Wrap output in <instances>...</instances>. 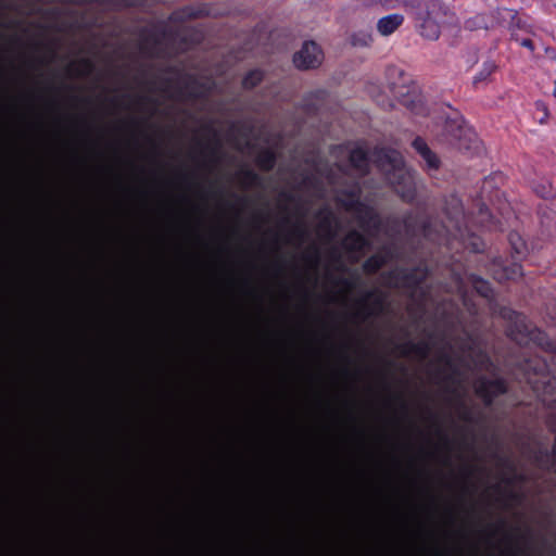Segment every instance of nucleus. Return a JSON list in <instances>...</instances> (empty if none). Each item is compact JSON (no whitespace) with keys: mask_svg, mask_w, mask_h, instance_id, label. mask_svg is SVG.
<instances>
[{"mask_svg":"<svg viewBox=\"0 0 556 556\" xmlns=\"http://www.w3.org/2000/svg\"><path fill=\"white\" fill-rule=\"evenodd\" d=\"M473 286H475V289L477 290L478 293H480L482 296H489V293H490V286L488 282L483 281V280H476L473 282Z\"/></svg>","mask_w":556,"mask_h":556,"instance_id":"obj_14","label":"nucleus"},{"mask_svg":"<svg viewBox=\"0 0 556 556\" xmlns=\"http://www.w3.org/2000/svg\"><path fill=\"white\" fill-rule=\"evenodd\" d=\"M262 79V73L260 71L250 72L243 79V86L245 88H252L257 85Z\"/></svg>","mask_w":556,"mask_h":556,"instance_id":"obj_13","label":"nucleus"},{"mask_svg":"<svg viewBox=\"0 0 556 556\" xmlns=\"http://www.w3.org/2000/svg\"><path fill=\"white\" fill-rule=\"evenodd\" d=\"M366 245V238L358 232L350 233L344 240V247L354 253L363 252Z\"/></svg>","mask_w":556,"mask_h":556,"instance_id":"obj_10","label":"nucleus"},{"mask_svg":"<svg viewBox=\"0 0 556 556\" xmlns=\"http://www.w3.org/2000/svg\"><path fill=\"white\" fill-rule=\"evenodd\" d=\"M517 269H514L513 273L508 276L509 278H515L517 276Z\"/></svg>","mask_w":556,"mask_h":556,"instance_id":"obj_21","label":"nucleus"},{"mask_svg":"<svg viewBox=\"0 0 556 556\" xmlns=\"http://www.w3.org/2000/svg\"><path fill=\"white\" fill-rule=\"evenodd\" d=\"M393 92L400 102L410 110H417V106L421 103L420 96L416 90L408 87L402 86L394 88Z\"/></svg>","mask_w":556,"mask_h":556,"instance_id":"obj_8","label":"nucleus"},{"mask_svg":"<svg viewBox=\"0 0 556 556\" xmlns=\"http://www.w3.org/2000/svg\"><path fill=\"white\" fill-rule=\"evenodd\" d=\"M413 148L416 150V152L419 154V156L421 157V160L424 161L425 163V166L427 167V169L431 170V169H438L439 166H440V160L439 157L437 156L435 153H433L429 147L427 146V143L420 139V138H416L414 141H413Z\"/></svg>","mask_w":556,"mask_h":556,"instance_id":"obj_5","label":"nucleus"},{"mask_svg":"<svg viewBox=\"0 0 556 556\" xmlns=\"http://www.w3.org/2000/svg\"><path fill=\"white\" fill-rule=\"evenodd\" d=\"M350 162L354 168L359 172H364L367 166L366 153L363 149L357 148L351 152Z\"/></svg>","mask_w":556,"mask_h":556,"instance_id":"obj_11","label":"nucleus"},{"mask_svg":"<svg viewBox=\"0 0 556 556\" xmlns=\"http://www.w3.org/2000/svg\"><path fill=\"white\" fill-rule=\"evenodd\" d=\"M372 42V36L368 31H358L351 36V43L355 47H367Z\"/></svg>","mask_w":556,"mask_h":556,"instance_id":"obj_12","label":"nucleus"},{"mask_svg":"<svg viewBox=\"0 0 556 556\" xmlns=\"http://www.w3.org/2000/svg\"><path fill=\"white\" fill-rule=\"evenodd\" d=\"M477 393L486 402H490L492 396L503 393L505 387L502 381H484L481 380L476 386Z\"/></svg>","mask_w":556,"mask_h":556,"instance_id":"obj_9","label":"nucleus"},{"mask_svg":"<svg viewBox=\"0 0 556 556\" xmlns=\"http://www.w3.org/2000/svg\"><path fill=\"white\" fill-rule=\"evenodd\" d=\"M459 131H460V135L458 137L459 139L462 138V136L468 138L469 140L471 139L472 132L470 131V129H468V128H460Z\"/></svg>","mask_w":556,"mask_h":556,"instance_id":"obj_18","label":"nucleus"},{"mask_svg":"<svg viewBox=\"0 0 556 556\" xmlns=\"http://www.w3.org/2000/svg\"><path fill=\"white\" fill-rule=\"evenodd\" d=\"M460 147H462V148H465V149H468V148H469V146H466L465 143H460Z\"/></svg>","mask_w":556,"mask_h":556,"instance_id":"obj_22","label":"nucleus"},{"mask_svg":"<svg viewBox=\"0 0 556 556\" xmlns=\"http://www.w3.org/2000/svg\"><path fill=\"white\" fill-rule=\"evenodd\" d=\"M370 299L366 298L359 301L356 306L353 308V317L357 321H366L371 316L378 314L382 309V302L379 301L375 305H370Z\"/></svg>","mask_w":556,"mask_h":556,"instance_id":"obj_6","label":"nucleus"},{"mask_svg":"<svg viewBox=\"0 0 556 556\" xmlns=\"http://www.w3.org/2000/svg\"><path fill=\"white\" fill-rule=\"evenodd\" d=\"M323 60V51L314 41H305L293 56L294 65L301 70L317 67L321 64Z\"/></svg>","mask_w":556,"mask_h":556,"instance_id":"obj_4","label":"nucleus"},{"mask_svg":"<svg viewBox=\"0 0 556 556\" xmlns=\"http://www.w3.org/2000/svg\"><path fill=\"white\" fill-rule=\"evenodd\" d=\"M514 39L522 47L533 50V42L530 38H519L517 34H514Z\"/></svg>","mask_w":556,"mask_h":556,"instance_id":"obj_15","label":"nucleus"},{"mask_svg":"<svg viewBox=\"0 0 556 556\" xmlns=\"http://www.w3.org/2000/svg\"><path fill=\"white\" fill-rule=\"evenodd\" d=\"M536 109H538V110H540V111L543 113V116H542V118H541V123H543V122H544V119H545V118L547 117V115H548V114H547V108H546V105H545L544 103H542V102H538V103H536Z\"/></svg>","mask_w":556,"mask_h":556,"instance_id":"obj_17","label":"nucleus"},{"mask_svg":"<svg viewBox=\"0 0 556 556\" xmlns=\"http://www.w3.org/2000/svg\"><path fill=\"white\" fill-rule=\"evenodd\" d=\"M511 323L508 328V336L519 345H538L544 348L548 344L547 337L527 318L520 314L513 313Z\"/></svg>","mask_w":556,"mask_h":556,"instance_id":"obj_3","label":"nucleus"},{"mask_svg":"<svg viewBox=\"0 0 556 556\" xmlns=\"http://www.w3.org/2000/svg\"><path fill=\"white\" fill-rule=\"evenodd\" d=\"M381 168L387 175L388 180L392 184L396 191L406 200L413 198V177L405 167L400 153L389 151L383 154Z\"/></svg>","mask_w":556,"mask_h":556,"instance_id":"obj_1","label":"nucleus"},{"mask_svg":"<svg viewBox=\"0 0 556 556\" xmlns=\"http://www.w3.org/2000/svg\"><path fill=\"white\" fill-rule=\"evenodd\" d=\"M536 192L541 195V197H549L552 194L551 190L543 187V189L541 191L536 190Z\"/></svg>","mask_w":556,"mask_h":556,"instance_id":"obj_19","label":"nucleus"},{"mask_svg":"<svg viewBox=\"0 0 556 556\" xmlns=\"http://www.w3.org/2000/svg\"><path fill=\"white\" fill-rule=\"evenodd\" d=\"M263 166H264L265 168H270V167L273 166V159H271V156H268V157L264 161Z\"/></svg>","mask_w":556,"mask_h":556,"instance_id":"obj_20","label":"nucleus"},{"mask_svg":"<svg viewBox=\"0 0 556 556\" xmlns=\"http://www.w3.org/2000/svg\"><path fill=\"white\" fill-rule=\"evenodd\" d=\"M403 15L397 13L383 16L377 22V30L381 36H390L403 24Z\"/></svg>","mask_w":556,"mask_h":556,"instance_id":"obj_7","label":"nucleus"},{"mask_svg":"<svg viewBox=\"0 0 556 556\" xmlns=\"http://www.w3.org/2000/svg\"><path fill=\"white\" fill-rule=\"evenodd\" d=\"M415 15L420 35L428 40H437L445 16L443 8L434 0L424 1L416 8Z\"/></svg>","mask_w":556,"mask_h":556,"instance_id":"obj_2","label":"nucleus"},{"mask_svg":"<svg viewBox=\"0 0 556 556\" xmlns=\"http://www.w3.org/2000/svg\"><path fill=\"white\" fill-rule=\"evenodd\" d=\"M510 242L511 244L514 245V249L516 250L517 253H521L522 252V242H521V239L520 238H517V236H513L510 238Z\"/></svg>","mask_w":556,"mask_h":556,"instance_id":"obj_16","label":"nucleus"}]
</instances>
